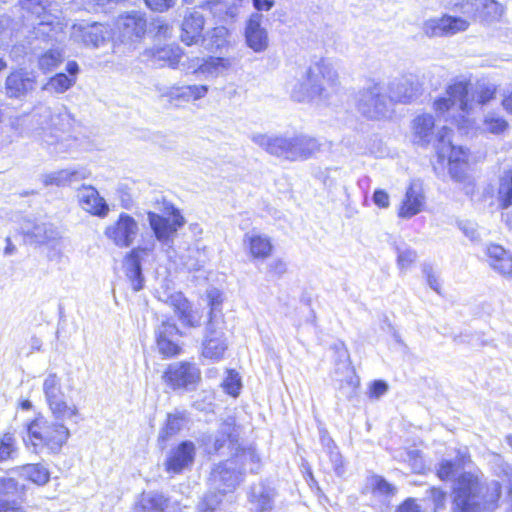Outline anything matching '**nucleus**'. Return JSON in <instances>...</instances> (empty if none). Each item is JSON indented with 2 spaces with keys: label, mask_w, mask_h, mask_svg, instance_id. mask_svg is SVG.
Segmentation results:
<instances>
[{
  "label": "nucleus",
  "mask_w": 512,
  "mask_h": 512,
  "mask_svg": "<svg viewBox=\"0 0 512 512\" xmlns=\"http://www.w3.org/2000/svg\"><path fill=\"white\" fill-rule=\"evenodd\" d=\"M159 301L173 308L179 321L188 327H198L202 320V314L199 310L193 309L190 302L181 292H171L167 288L157 290Z\"/></svg>",
  "instance_id": "obj_16"
},
{
  "label": "nucleus",
  "mask_w": 512,
  "mask_h": 512,
  "mask_svg": "<svg viewBox=\"0 0 512 512\" xmlns=\"http://www.w3.org/2000/svg\"><path fill=\"white\" fill-rule=\"evenodd\" d=\"M356 106L364 116L379 119L389 112L390 99L383 94L380 83L371 81L358 92Z\"/></svg>",
  "instance_id": "obj_11"
},
{
  "label": "nucleus",
  "mask_w": 512,
  "mask_h": 512,
  "mask_svg": "<svg viewBox=\"0 0 512 512\" xmlns=\"http://www.w3.org/2000/svg\"><path fill=\"white\" fill-rule=\"evenodd\" d=\"M321 441L322 444L327 448L334 472L337 476H343L345 473L343 458L333 440L330 437L323 435L321 437Z\"/></svg>",
  "instance_id": "obj_50"
},
{
  "label": "nucleus",
  "mask_w": 512,
  "mask_h": 512,
  "mask_svg": "<svg viewBox=\"0 0 512 512\" xmlns=\"http://www.w3.org/2000/svg\"><path fill=\"white\" fill-rule=\"evenodd\" d=\"M372 199L374 204L380 208H388L390 205L389 194L382 189L375 190Z\"/></svg>",
  "instance_id": "obj_61"
},
{
  "label": "nucleus",
  "mask_w": 512,
  "mask_h": 512,
  "mask_svg": "<svg viewBox=\"0 0 512 512\" xmlns=\"http://www.w3.org/2000/svg\"><path fill=\"white\" fill-rule=\"evenodd\" d=\"M363 492L374 497H389L396 493V488L388 483L382 476L373 474L366 478Z\"/></svg>",
  "instance_id": "obj_39"
},
{
  "label": "nucleus",
  "mask_w": 512,
  "mask_h": 512,
  "mask_svg": "<svg viewBox=\"0 0 512 512\" xmlns=\"http://www.w3.org/2000/svg\"><path fill=\"white\" fill-rule=\"evenodd\" d=\"M208 90L207 85L173 86L166 95L172 102H190L204 98Z\"/></svg>",
  "instance_id": "obj_38"
},
{
  "label": "nucleus",
  "mask_w": 512,
  "mask_h": 512,
  "mask_svg": "<svg viewBox=\"0 0 512 512\" xmlns=\"http://www.w3.org/2000/svg\"><path fill=\"white\" fill-rule=\"evenodd\" d=\"M164 383L173 390H195L201 380V371L194 363L175 362L163 374Z\"/></svg>",
  "instance_id": "obj_13"
},
{
  "label": "nucleus",
  "mask_w": 512,
  "mask_h": 512,
  "mask_svg": "<svg viewBox=\"0 0 512 512\" xmlns=\"http://www.w3.org/2000/svg\"><path fill=\"white\" fill-rule=\"evenodd\" d=\"M229 343L224 330L211 318L201 344V356L211 362L224 359Z\"/></svg>",
  "instance_id": "obj_19"
},
{
  "label": "nucleus",
  "mask_w": 512,
  "mask_h": 512,
  "mask_svg": "<svg viewBox=\"0 0 512 512\" xmlns=\"http://www.w3.org/2000/svg\"><path fill=\"white\" fill-rule=\"evenodd\" d=\"M167 500L162 494L155 492L143 493L136 506V512H163Z\"/></svg>",
  "instance_id": "obj_43"
},
{
  "label": "nucleus",
  "mask_w": 512,
  "mask_h": 512,
  "mask_svg": "<svg viewBox=\"0 0 512 512\" xmlns=\"http://www.w3.org/2000/svg\"><path fill=\"white\" fill-rule=\"evenodd\" d=\"M451 130L443 126L437 133L436 153L438 163L441 166H448L449 173L457 182L466 179L467 172V151L461 146H455L450 139Z\"/></svg>",
  "instance_id": "obj_7"
},
{
  "label": "nucleus",
  "mask_w": 512,
  "mask_h": 512,
  "mask_svg": "<svg viewBox=\"0 0 512 512\" xmlns=\"http://www.w3.org/2000/svg\"><path fill=\"white\" fill-rule=\"evenodd\" d=\"M147 219L157 241L171 247L177 231L184 226L185 219L179 209L165 203L162 212H148Z\"/></svg>",
  "instance_id": "obj_8"
},
{
  "label": "nucleus",
  "mask_w": 512,
  "mask_h": 512,
  "mask_svg": "<svg viewBox=\"0 0 512 512\" xmlns=\"http://www.w3.org/2000/svg\"><path fill=\"white\" fill-rule=\"evenodd\" d=\"M498 199L502 208L512 204V169L504 171L500 177Z\"/></svg>",
  "instance_id": "obj_49"
},
{
  "label": "nucleus",
  "mask_w": 512,
  "mask_h": 512,
  "mask_svg": "<svg viewBox=\"0 0 512 512\" xmlns=\"http://www.w3.org/2000/svg\"><path fill=\"white\" fill-rule=\"evenodd\" d=\"M116 28L123 40L138 39L146 32V19L142 12L132 11L117 19Z\"/></svg>",
  "instance_id": "obj_29"
},
{
  "label": "nucleus",
  "mask_w": 512,
  "mask_h": 512,
  "mask_svg": "<svg viewBox=\"0 0 512 512\" xmlns=\"http://www.w3.org/2000/svg\"><path fill=\"white\" fill-rule=\"evenodd\" d=\"M56 125H51L43 132L42 141L46 145L50 154L65 157L72 155L78 151V139L64 133V122H69V114L67 112L53 114Z\"/></svg>",
  "instance_id": "obj_10"
},
{
  "label": "nucleus",
  "mask_w": 512,
  "mask_h": 512,
  "mask_svg": "<svg viewBox=\"0 0 512 512\" xmlns=\"http://www.w3.org/2000/svg\"><path fill=\"white\" fill-rule=\"evenodd\" d=\"M138 221L128 213L121 212L118 218L104 229V236L118 248L130 247L138 237Z\"/></svg>",
  "instance_id": "obj_14"
},
{
  "label": "nucleus",
  "mask_w": 512,
  "mask_h": 512,
  "mask_svg": "<svg viewBox=\"0 0 512 512\" xmlns=\"http://www.w3.org/2000/svg\"><path fill=\"white\" fill-rule=\"evenodd\" d=\"M342 85L335 63L329 58H319L306 69L301 79L290 87L291 98L300 103H328L338 97Z\"/></svg>",
  "instance_id": "obj_2"
},
{
  "label": "nucleus",
  "mask_w": 512,
  "mask_h": 512,
  "mask_svg": "<svg viewBox=\"0 0 512 512\" xmlns=\"http://www.w3.org/2000/svg\"><path fill=\"white\" fill-rule=\"evenodd\" d=\"M486 254L490 267L503 276L512 277V254L497 244L487 246Z\"/></svg>",
  "instance_id": "obj_36"
},
{
  "label": "nucleus",
  "mask_w": 512,
  "mask_h": 512,
  "mask_svg": "<svg viewBox=\"0 0 512 512\" xmlns=\"http://www.w3.org/2000/svg\"><path fill=\"white\" fill-rule=\"evenodd\" d=\"M479 491L477 475L469 472L459 475L453 485L455 512H493L501 495L500 483L492 482L483 497Z\"/></svg>",
  "instance_id": "obj_3"
},
{
  "label": "nucleus",
  "mask_w": 512,
  "mask_h": 512,
  "mask_svg": "<svg viewBox=\"0 0 512 512\" xmlns=\"http://www.w3.org/2000/svg\"><path fill=\"white\" fill-rule=\"evenodd\" d=\"M65 59L64 50L61 48H50L38 57V68L44 72L57 69Z\"/></svg>",
  "instance_id": "obj_44"
},
{
  "label": "nucleus",
  "mask_w": 512,
  "mask_h": 512,
  "mask_svg": "<svg viewBox=\"0 0 512 512\" xmlns=\"http://www.w3.org/2000/svg\"><path fill=\"white\" fill-rule=\"evenodd\" d=\"M244 249L254 260H264L268 258L273 250L271 239L257 232H248L243 238Z\"/></svg>",
  "instance_id": "obj_35"
},
{
  "label": "nucleus",
  "mask_w": 512,
  "mask_h": 512,
  "mask_svg": "<svg viewBox=\"0 0 512 512\" xmlns=\"http://www.w3.org/2000/svg\"><path fill=\"white\" fill-rule=\"evenodd\" d=\"M435 121L431 114L416 116L411 123L412 142L419 146H427L434 138Z\"/></svg>",
  "instance_id": "obj_34"
},
{
  "label": "nucleus",
  "mask_w": 512,
  "mask_h": 512,
  "mask_svg": "<svg viewBox=\"0 0 512 512\" xmlns=\"http://www.w3.org/2000/svg\"><path fill=\"white\" fill-rule=\"evenodd\" d=\"M69 437L70 431L63 423L38 416L27 425L24 442L27 447H32L35 453H40L44 449L50 453H58Z\"/></svg>",
  "instance_id": "obj_5"
},
{
  "label": "nucleus",
  "mask_w": 512,
  "mask_h": 512,
  "mask_svg": "<svg viewBox=\"0 0 512 512\" xmlns=\"http://www.w3.org/2000/svg\"><path fill=\"white\" fill-rule=\"evenodd\" d=\"M463 13L470 18L495 21L501 18L503 7L494 0H467L463 5Z\"/></svg>",
  "instance_id": "obj_31"
},
{
  "label": "nucleus",
  "mask_w": 512,
  "mask_h": 512,
  "mask_svg": "<svg viewBox=\"0 0 512 512\" xmlns=\"http://www.w3.org/2000/svg\"><path fill=\"white\" fill-rule=\"evenodd\" d=\"M152 58L159 65L176 67L180 62L182 51L178 46L166 45L151 51Z\"/></svg>",
  "instance_id": "obj_42"
},
{
  "label": "nucleus",
  "mask_w": 512,
  "mask_h": 512,
  "mask_svg": "<svg viewBox=\"0 0 512 512\" xmlns=\"http://www.w3.org/2000/svg\"><path fill=\"white\" fill-rule=\"evenodd\" d=\"M18 492V483L13 478H0V498L9 500V497L16 495Z\"/></svg>",
  "instance_id": "obj_55"
},
{
  "label": "nucleus",
  "mask_w": 512,
  "mask_h": 512,
  "mask_svg": "<svg viewBox=\"0 0 512 512\" xmlns=\"http://www.w3.org/2000/svg\"><path fill=\"white\" fill-rule=\"evenodd\" d=\"M263 18L261 13H252L245 26L246 44L256 53L265 51L269 45L268 32L262 26Z\"/></svg>",
  "instance_id": "obj_24"
},
{
  "label": "nucleus",
  "mask_w": 512,
  "mask_h": 512,
  "mask_svg": "<svg viewBox=\"0 0 512 512\" xmlns=\"http://www.w3.org/2000/svg\"><path fill=\"white\" fill-rule=\"evenodd\" d=\"M396 512H421L420 506L413 499L406 500Z\"/></svg>",
  "instance_id": "obj_64"
},
{
  "label": "nucleus",
  "mask_w": 512,
  "mask_h": 512,
  "mask_svg": "<svg viewBox=\"0 0 512 512\" xmlns=\"http://www.w3.org/2000/svg\"><path fill=\"white\" fill-rule=\"evenodd\" d=\"M497 86L488 81H478L474 88L464 80L450 84L443 96L433 102V109L439 118L464 128L465 115L473 111L474 105H486L496 96Z\"/></svg>",
  "instance_id": "obj_1"
},
{
  "label": "nucleus",
  "mask_w": 512,
  "mask_h": 512,
  "mask_svg": "<svg viewBox=\"0 0 512 512\" xmlns=\"http://www.w3.org/2000/svg\"><path fill=\"white\" fill-rule=\"evenodd\" d=\"M34 79L26 71L11 72L6 78V95L10 98H19L33 88Z\"/></svg>",
  "instance_id": "obj_37"
},
{
  "label": "nucleus",
  "mask_w": 512,
  "mask_h": 512,
  "mask_svg": "<svg viewBox=\"0 0 512 512\" xmlns=\"http://www.w3.org/2000/svg\"><path fill=\"white\" fill-rule=\"evenodd\" d=\"M235 425L233 420H227L221 424V438L217 437L214 444L215 451H219L228 443V448L234 451L231 459L234 465L240 463L243 471L256 472L259 468L260 457L252 447L240 448L237 445V437L234 434Z\"/></svg>",
  "instance_id": "obj_9"
},
{
  "label": "nucleus",
  "mask_w": 512,
  "mask_h": 512,
  "mask_svg": "<svg viewBox=\"0 0 512 512\" xmlns=\"http://www.w3.org/2000/svg\"><path fill=\"white\" fill-rule=\"evenodd\" d=\"M394 458L408 463L410 469L414 473H423L426 469L425 461L419 450L404 449L396 452Z\"/></svg>",
  "instance_id": "obj_47"
},
{
  "label": "nucleus",
  "mask_w": 512,
  "mask_h": 512,
  "mask_svg": "<svg viewBox=\"0 0 512 512\" xmlns=\"http://www.w3.org/2000/svg\"><path fill=\"white\" fill-rule=\"evenodd\" d=\"M195 445L191 441H184L168 453L165 465L168 472L180 473L193 464Z\"/></svg>",
  "instance_id": "obj_30"
},
{
  "label": "nucleus",
  "mask_w": 512,
  "mask_h": 512,
  "mask_svg": "<svg viewBox=\"0 0 512 512\" xmlns=\"http://www.w3.org/2000/svg\"><path fill=\"white\" fill-rule=\"evenodd\" d=\"M66 73H57L43 86V90L54 94H63L71 89L77 82L80 67L74 60L68 61L65 66Z\"/></svg>",
  "instance_id": "obj_28"
},
{
  "label": "nucleus",
  "mask_w": 512,
  "mask_h": 512,
  "mask_svg": "<svg viewBox=\"0 0 512 512\" xmlns=\"http://www.w3.org/2000/svg\"><path fill=\"white\" fill-rule=\"evenodd\" d=\"M338 355L340 362L338 364V368L336 369V373L341 371V373L345 374L346 376L350 375L352 373V368L349 362V355L343 345L338 348Z\"/></svg>",
  "instance_id": "obj_58"
},
{
  "label": "nucleus",
  "mask_w": 512,
  "mask_h": 512,
  "mask_svg": "<svg viewBox=\"0 0 512 512\" xmlns=\"http://www.w3.org/2000/svg\"><path fill=\"white\" fill-rule=\"evenodd\" d=\"M55 117L51 109L45 105L34 108L31 114L16 116L11 119L10 125L19 135H28L37 129L46 130L51 125H56Z\"/></svg>",
  "instance_id": "obj_17"
},
{
  "label": "nucleus",
  "mask_w": 512,
  "mask_h": 512,
  "mask_svg": "<svg viewBox=\"0 0 512 512\" xmlns=\"http://www.w3.org/2000/svg\"><path fill=\"white\" fill-rule=\"evenodd\" d=\"M229 30L224 26L214 27L202 37V43L207 50L219 51L229 46Z\"/></svg>",
  "instance_id": "obj_40"
},
{
  "label": "nucleus",
  "mask_w": 512,
  "mask_h": 512,
  "mask_svg": "<svg viewBox=\"0 0 512 512\" xmlns=\"http://www.w3.org/2000/svg\"><path fill=\"white\" fill-rule=\"evenodd\" d=\"M455 465L451 461L444 460L440 463L437 470V476L441 480H449L455 475Z\"/></svg>",
  "instance_id": "obj_59"
},
{
  "label": "nucleus",
  "mask_w": 512,
  "mask_h": 512,
  "mask_svg": "<svg viewBox=\"0 0 512 512\" xmlns=\"http://www.w3.org/2000/svg\"><path fill=\"white\" fill-rule=\"evenodd\" d=\"M155 247L152 240L146 246H138L133 248L124 260L125 273L131 282L134 291H140L144 286V278L142 276L141 261L144 256L150 255Z\"/></svg>",
  "instance_id": "obj_21"
},
{
  "label": "nucleus",
  "mask_w": 512,
  "mask_h": 512,
  "mask_svg": "<svg viewBox=\"0 0 512 512\" xmlns=\"http://www.w3.org/2000/svg\"><path fill=\"white\" fill-rule=\"evenodd\" d=\"M444 14L441 17L427 19L422 26L423 33L430 37H450L465 32L469 26V16Z\"/></svg>",
  "instance_id": "obj_15"
},
{
  "label": "nucleus",
  "mask_w": 512,
  "mask_h": 512,
  "mask_svg": "<svg viewBox=\"0 0 512 512\" xmlns=\"http://www.w3.org/2000/svg\"><path fill=\"white\" fill-rule=\"evenodd\" d=\"M267 269H268L269 273L280 277L287 272L288 266H287V263L283 259L276 258V259L271 260L268 263Z\"/></svg>",
  "instance_id": "obj_60"
},
{
  "label": "nucleus",
  "mask_w": 512,
  "mask_h": 512,
  "mask_svg": "<svg viewBox=\"0 0 512 512\" xmlns=\"http://www.w3.org/2000/svg\"><path fill=\"white\" fill-rule=\"evenodd\" d=\"M215 497L207 496L198 506L199 512H212L219 503Z\"/></svg>",
  "instance_id": "obj_62"
},
{
  "label": "nucleus",
  "mask_w": 512,
  "mask_h": 512,
  "mask_svg": "<svg viewBox=\"0 0 512 512\" xmlns=\"http://www.w3.org/2000/svg\"><path fill=\"white\" fill-rule=\"evenodd\" d=\"M221 385L224 391L232 397H237L242 388L241 378L235 370H227V376Z\"/></svg>",
  "instance_id": "obj_53"
},
{
  "label": "nucleus",
  "mask_w": 512,
  "mask_h": 512,
  "mask_svg": "<svg viewBox=\"0 0 512 512\" xmlns=\"http://www.w3.org/2000/svg\"><path fill=\"white\" fill-rule=\"evenodd\" d=\"M416 258V252L412 249H397V265L401 270H407L415 262Z\"/></svg>",
  "instance_id": "obj_54"
},
{
  "label": "nucleus",
  "mask_w": 512,
  "mask_h": 512,
  "mask_svg": "<svg viewBox=\"0 0 512 512\" xmlns=\"http://www.w3.org/2000/svg\"><path fill=\"white\" fill-rule=\"evenodd\" d=\"M23 10L35 15L37 23L34 34L37 38L61 43L66 24L58 5L52 0H20Z\"/></svg>",
  "instance_id": "obj_6"
},
{
  "label": "nucleus",
  "mask_w": 512,
  "mask_h": 512,
  "mask_svg": "<svg viewBox=\"0 0 512 512\" xmlns=\"http://www.w3.org/2000/svg\"><path fill=\"white\" fill-rule=\"evenodd\" d=\"M251 140L267 153L289 161H304L314 157L321 150V143L305 134L286 136L253 134Z\"/></svg>",
  "instance_id": "obj_4"
},
{
  "label": "nucleus",
  "mask_w": 512,
  "mask_h": 512,
  "mask_svg": "<svg viewBox=\"0 0 512 512\" xmlns=\"http://www.w3.org/2000/svg\"><path fill=\"white\" fill-rule=\"evenodd\" d=\"M48 407L56 421L73 420L79 416L76 404L69 403L66 397L51 403Z\"/></svg>",
  "instance_id": "obj_45"
},
{
  "label": "nucleus",
  "mask_w": 512,
  "mask_h": 512,
  "mask_svg": "<svg viewBox=\"0 0 512 512\" xmlns=\"http://www.w3.org/2000/svg\"><path fill=\"white\" fill-rule=\"evenodd\" d=\"M426 204V197L421 182L412 181L406 189L399 205L397 215L402 219H410L421 213Z\"/></svg>",
  "instance_id": "obj_23"
},
{
  "label": "nucleus",
  "mask_w": 512,
  "mask_h": 512,
  "mask_svg": "<svg viewBox=\"0 0 512 512\" xmlns=\"http://www.w3.org/2000/svg\"><path fill=\"white\" fill-rule=\"evenodd\" d=\"M234 462L227 460L219 464L211 473L212 485L222 494L232 491L241 480V472L236 471Z\"/></svg>",
  "instance_id": "obj_27"
},
{
  "label": "nucleus",
  "mask_w": 512,
  "mask_h": 512,
  "mask_svg": "<svg viewBox=\"0 0 512 512\" xmlns=\"http://www.w3.org/2000/svg\"><path fill=\"white\" fill-rule=\"evenodd\" d=\"M18 229L25 242L30 244H48L60 238L54 224L39 219L21 218Z\"/></svg>",
  "instance_id": "obj_18"
},
{
  "label": "nucleus",
  "mask_w": 512,
  "mask_h": 512,
  "mask_svg": "<svg viewBox=\"0 0 512 512\" xmlns=\"http://www.w3.org/2000/svg\"><path fill=\"white\" fill-rule=\"evenodd\" d=\"M205 25L204 16L197 10L189 11L183 19L181 41L188 46L196 44L202 35Z\"/></svg>",
  "instance_id": "obj_33"
},
{
  "label": "nucleus",
  "mask_w": 512,
  "mask_h": 512,
  "mask_svg": "<svg viewBox=\"0 0 512 512\" xmlns=\"http://www.w3.org/2000/svg\"><path fill=\"white\" fill-rule=\"evenodd\" d=\"M156 342L159 352L165 357H173L180 352L178 338L180 330L169 321H164L155 331Z\"/></svg>",
  "instance_id": "obj_26"
},
{
  "label": "nucleus",
  "mask_w": 512,
  "mask_h": 512,
  "mask_svg": "<svg viewBox=\"0 0 512 512\" xmlns=\"http://www.w3.org/2000/svg\"><path fill=\"white\" fill-rule=\"evenodd\" d=\"M390 102L408 103L420 93V85L413 76H402L389 85Z\"/></svg>",
  "instance_id": "obj_32"
},
{
  "label": "nucleus",
  "mask_w": 512,
  "mask_h": 512,
  "mask_svg": "<svg viewBox=\"0 0 512 512\" xmlns=\"http://www.w3.org/2000/svg\"><path fill=\"white\" fill-rule=\"evenodd\" d=\"M90 176L91 171L87 167L76 165L60 170L43 173L40 176V181L45 187H66L70 186L75 182L86 180Z\"/></svg>",
  "instance_id": "obj_22"
},
{
  "label": "nucleus",
  "mask_w": 512,
  "mask_h": 512,
  "mask_svg": "<svg viewBox=\"0 0 512 512\" xmlns=\"http://www.w3.org/2000/svg\"><path fill=\"white\" fill-rule=\"evenodd\" d=\"M18 453L17 440L14 433L5 432L0 435V463L14 460Z\"/></svg>",
  "instance_id": "obj_48"
},
{
  "label": "nucleus",
  "mask_w": 512,
  "mask_h": 512,
  "mask_svg": "<svg viewBox=\"0 0 512 512\" xmlns=\"http://www.w3.org/2000/svg\"><path fill=\"white\" fill-rule=\"evenodd\" d=\"M110 38L109 28L101 23H77L70 28L69 42L71 44L99 47Z\"/></svg>",
  "instance_id": "obj_20"
},
{
  "label": "nucleus",
  "mask_w": 512,
  "mask_h": 512,
  "mask_svg": "<svg viewBox=\"0 0 512 512\" xmlns=\"http://www.w3.org/2000/svg\"><path fill=\"white\" fill-rule=\"evenodd\" d=\"M0 512H25L22 507L18 506L15 502L3 500L0 498Z\"/></svg>",
  "instance_id": "obj_63"
},
{
  "label": "nucleus",
  "mask_w": 512,
  "mask_h": 512,
  "mask_svg": "<svg viewBox=\"0 0 512 512\" xmlns=\"http://www.w3.org/2000/svg\"><path fill=\"white\" fill-rule=\"evenodd\" d=\"M80 207L87 213L105 218L110 211L106 200L100 196L97 189L91 185H83L77 192Z\"/></svg>",
  "instance_id": "obj_25"
},
{
  "label": "nucleus",
  "mask_w": 512,
  "mask_h": 512,
  "mask_svg": "<svg viewBox=\"0 0 512 512\" xmlns=\"http://www.w3.org/2000/svg\"><path fill=\"white\" fill-rule=\"evenodd\" d=\"M43 393L47 405L66 397L62 390L61 380L56 373H49L43 382Z\"/></svg>",
  "instance_id": "obj_46"
},
{
  "label": "nucleus",
  "mask_w": 512,
  "mask_h": 512,
  "mask_svg": "<svg viewBox=\"0 0 512 512\" xmlns=\"http://www.w3.org/2000/svg\"><path fill=\"white\" fill-rule=\"evenodd\" d=\"M429 498L434 504V512H439L445 507L446 493L438 488H431Z\"/></svg>",
  "instance_id": "obj_57"
},
{
  "label": "nucleus",
  "mask_w": 512,
  "mask_h": 512,
  "mask_svg": "<svg viewBox=\"0 0 512 512\" xmlns=\"http://www.w3.org/2000/svg\"><path fill=\"white\" fill-rule=\"evenodd\" d=\"M20 477L36 485H45L50 479L49 470L41 464H27L17 468Z\"/></svg>",
  "instance_id": "obj_41"
},
{
  "label": "nucleus",
  "mask_w": 512,
  "mask_h": 512,
  "mask_svg": "<svg viewBox=\"0 0 512 512\" xmlns=\"http://www.w3.org/2000/svg\"><path fill=\"white\" fill-rule=\"evenodd\" d=\"M149 9L155 12H165L173 8L177 0H144Z\"/></svg>",
  "instance_id": "obj_56"
},
{
  "label": "nucleus",
  "mask_w": 512,
  "mask_h": 512,
  "mask_svg": "<svg viewBox=\"0 0 512 512\" xmlns=\"http://www.w3.org/2000/svg\"><path fill=\"white\" fill-rule=\"evenodd\" d=\"M184 422L185 419L182 413L169 414L165 427L162 429L159 437L162 440H166L177 434L182 429Z\"/></svg>",
  "instance_id": "obj_51"
},
{
  "label": "nucleus",
  "mask_w": 512,
  "mask_h": 512,
  "mask_svg": "<svg viewBox=\"0 0 512 512\" xmlns=\"http://www.w3.org/2000/svg\"><path fill=\"white\" fill-rule=\"evenodd\" d=\"M236 64L234 57H193L188 59L183 66L188 73L202 75L206 79H215L225 76Z\"/></svg>",
  "instance_id": "obj_12"
},
{
  "label": "nucleus",
  "mask_w": 512,
  "mask_h": 512,
  "mask_svg": "<svg viewBox=\"0 0 512 512\" xmlns=\"http://www.w3.org/2000/svg\"><path fill=\"white\" fill-rule=\"evenodd\" d=\"M508 127L507 121L495 114V113H488L485 115L483 120V129L486 132L492 133V134H500L504 132Z\"/></svg>",
  "instance_id": "obj_52"
}]
</instances>
